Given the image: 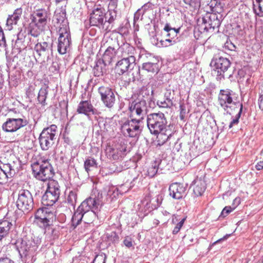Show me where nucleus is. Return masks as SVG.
<instances>
[{
    "mask_svg": "<svg viewBox=\"0 0 263 263\" xmlns=\"http://www.w3.org/2000/svg\"><path fill=\"white\" fill-rule=\"evenodd\" d=\"M128 109L130 119L119 121L121 133L125 137H135L142 130L141 124L147 114L146 103L144 100L137 99L129 103Z\"/></svg>",
    "mask_w": 263,
    "mask_h": 263,
    "instance_id": "1",
    "label": "nucleus"
},
{
    "mask_svg": "<svg viewBox=\"0 0 263 263\" xmlns=\"http://www.w3.org/2000/svg\"><path fill=\"white\" fill-rule=\"evenodd\" d=\"M31 19V22L28 28V32L32 36L37 37L45 29L49 20V13L45 9H39L34 12Z\"/></svg>",
    "mask_w": 263,
    "mask_h": 263,
    "instance_id": "2",
    "label": "nucleus"
},
{
    "mask_svg": "<svg viewBox=\"0 0 263 263\" xmlns=\"http://www.w3.org/2000/svg\"><path fill=\"white\" fill-rule=\"evenodd\" d=\"M218 101L223 110L230 115L234 114L235 110L242 107V104L237 101L235 93L229 89L220 90Z\"/></svg>",
    "mask_w": 263,
    "mask_h": 263,
    "instance_id": "3",
    "label": "nucleus"
},
{
    "mask_svg": "<svg viewBox=\"0 0 263 263\" xmlns=\"http://www.w3.org/2000/svg\"><path fill=\"white\" fill-rule=\"evenodd\" d=\"M58 14L55 15L58 23H60L59 26L58 32L59 37L58 39V52L63 54L69 49L71 45V36L69 28L67 21L63 18H58Z\"/></svg>",
    "mask_w": 263,
    "mask_h": 263,
    "instance_id": "4",
    "label": "nucleus"
},
{
    "mask_svg": "<svg viewBox=\"0 0 263 263\" xmlns=\"http://www.w3.org/2000/svg\"><path fill=\"white\" fill-rule=\"evenodd\" d=\"M103 204L102 201L99 198L89 197L83 201L74 212L72 217V224L76 227L83 219V212L90 209H98Z\"/></svg>",
    "mask_w": 263,
    "mask_h": 263,
    "instance_id": "5",
    "label": "nucleus"
},
{
    "mask_svg": "<svg viewBox=\"0 0 263 263\" xmlns=\"http://www.w3.org/2000/svg\"><path fill=\"white\" fill-rule=\"evenodd\" d=\"M35 177L42 181L52 180L54 175V170L48 160L36 162L31 165Z\"/></svg>",
    "mask_w": 263,
    "mask_h": 263,
    "instance_id": "6",
    "label": "nucleus"
},
{
    "mask_svg": "<svg viewBox=\"0 0 263 263\" xmlns=\"http://www.w3.org/2000/svg\"><path fill=\"white\" fill-rule=\"evenodd\" d=\"M17 249L22 258H30L33 257L37 250L38 240L31 238L24 237L17 240L16 243Z\"/></svg>",
    "mask_w": 263,
    "mask_h": 263,
    "instance_id": "7",
    "label": "nucleus"
},
{
    "mask_svg": "<svg viewBox=\"0 0 263 263\" xmlns=\"http://www.w3.org/2000/svg\"><path fill=\"white\" fill-rule=\"evenodd\" d=\"M167 121L162 112L149 114L147 117V125L152 134L157 135L165 129Z\"/></svg>",
    "mask_w": 263,
    "mask_h": 263,
    "instance_id": "8",
    "label": "nucleus"
},
{
    "mask_svg": "<svg viewBox=\"0 0 263 263\" xmlns=\"http://www.w3.org/2000/svg\"><path fill=\"white\" fill-rule=\"evenodd\" d=\"M60 194V186L55 180L48 182L47 189L42 196V203L45 206H51L58 200Z\"/></svg>",
    "mask_w": 263,
    "mask_h": 263,
    "instance_id": "9",
    "label": "nucleus"
},
{
    "mask_svg": "<svg viewBox=\"0 0 263 263\" xmlns=\"http://www.w3.org/2000/svg\"><path fill=\"white\" fill-rule=\"evenodd\" d=\"M57 126L52 124L43 129L39 137L41 147L43 151H47L54 144L56 139Z\"/></svg>",
    "mask_w": 263,
    "mask_h": 263,
    "instance_id": "10",
    "label": "nucleus"
},
{
    "mask_svg": "<svg viewBox=\"0 0 263 263\" xmlns=\"http://www.w3.org/2000/svg\"><path fill=\"white\" fill-rule=\"evenodd\" d=\"M33 197L30 192L27 190H21L16 200L17 208L23 212H28L33 209Z\"/></svg>",
    "mask_w": 263,
    "mask_h": 263,
    "instance_id": "11",
    "label": "nucleus"
},
{
    "mask_svg": "<svg viewBox=\"0 0 263 263\" xmlns=\"http://www.w3.org/2000/svg\"><path fill=\"white\" fill-rule=\"evenodd\" d=\"M0 184L6 183L8 179L12 178L17 171V166L14 162L5 163L0 160Z\"/></svg>",
    "mask_w": 263,
    "mask_h": 263,
    "instance_id": "12",
    "label": "nucleus"
},
{
    "mask_svg": "<svg viewBox=\"0 0 263 263\" xmlns=\"http://www.w3.org/2000/svg\"><path fill=\"white\" fill-rule=\"evenodd\" d=\"M34 55L42 62H47L52 55L51 45L46 42L38 43L34 47Z\"/></svg>",
    "mask_w": 263,
    "mask_h": 263,
    "instance_id": "13",
    "label": "nucleus"
},
{
    "mask_svg": "<svg viewBox=\"0 0 263 263\" xmlns=\"http://www.w3.org/2000/svg\"><path fill=\"white\" fill-rule=\"evenodd\" d=\"M28 124L24 118H10L3 124V129L6 132H14Z\"/></svg>",
    "mask_w": 263,
    "mask_h": 263,
    "instance_id": "14",
    "label": "nucleus"
},
{
    "mask_svg": "<svg viewBox=\"0 0 263 263\" xmlns=\"http://www.w3.org/2000/svg\"><path fill=\"white\" fill-rule=\"evenodd\" d=\"M135 57L130 55L118 61L115 67L117 73L121 75L127 72L129 70L133 69L135 65Z\"/></svg>",
    "mask_w": 263,
    "mask_h": 263,
    "instance_id": "15",
    "label": "nucleus"
},
{
    "mask_svg": "<svg viewBox=\"0 0 263 263\" xmlns=\"http://www.w3.org/2000/svg\"><path fill=\"white\" fill-rule=\"evenodd\" d=\"M106 13L105 9L101 6H95L90 14L89 21L91 25H103Z\"/></svg>",
    "mask_w": 263,
    "mask_h": 263,
    "instance_id": "16",
    "label": "nucleus"
},
{
    "mask_svg": "<svg viewBox=\"0 0 263 263\" xmlns=\"http://www.w3.org/2000/svg\"><path fill=\"white\" fill-rule=\"evenodd\" d=\"M98 91L105 106L111 107L115 101V97L112 90L109 87L101 86L99 88Z\"/></svg>",
    "mask_w": 263,
    "mask_h": 263,
    "instance_id": "17",
    "label": "nucleus"
},
{
    "mask_svg": "<svg viewBox=\"0 0 263 263\" xmlns=\"http://www.w3.org/2000/svg\"><path fill=\"white\" fill-rule=\"evenodd\" d=\"M202 24L204 26V30L206 31H213L215 28H218L221 24L217 15L215 13L210 14L206 17L202 18Z\"/></svg>",
    "mask_w": 263,
    "mask_h": 263,
    "instance_id": "18",
    "label": "nucleus"
},
{
    "mask_svg": "<svg viewBox=\"0 0 263 263\" xmlns=\"http://www.w3.org/2000/svg\"><path fill=\"white\" fill-rule=\"evenodd\" d=\"M186 187L181 183H174L169 187L170 195L175 199H181L185 195Z\"/></svg>",
    "mask_w": 263,
    "mask_h": 263,
    "instance_id": "19",
    "label": "nucleus"
},
{
    "mask_svg": "<svg viewBox=\"0 0 263 263\" xmlns=\"http://www.w3.org/2000/svg\"><path fill=\"white\" fill-rule=\"evenodd\" d=\"M211 63L214 64L215 68L217 70V73L219 75L227 71L231 64L228 59L223 57L215 59Z\"/></svg>",
    "mask_w": 263,
    "mask_h": 263,
    "instance_id": "20",
    "label": "nucleus"
},
{
    "mask_svg": "<svg viewBox=\"0 0 263 263\" xmlns=\"http://www.w3.org/2000/svg\"><path fill=\"white\" fill-rule=\"evenodd\" d=\"M52 215V213L48 212L46 208H41L36 211L35 217L37 223L41 222L43 226L47 227L49 226L50 216Z\"/></svg>",
    "mask_w": 263,
    "mask_h": 263,
    "instance_id": "21",
    "label": "nucleus"
},
{
    "mask_svg": "<svg viewBox=\"0 0 263 263\" xmlns=\"http://www.w3.org/2000/svg\"><path fill=\"white\" fill-rule=\"evenodd\" d=\"M125 151V147H112L109 146L106 149V154L107 157L110 159L118 160L122 157L123 152Z\"/></svg>",
    "mask_w": 263,
    "mask_h": 263,
    "instance_id": "22",
    "label": "nucleus"
},
{
    "mask_svg": "<svg viewBox=\"0 0 263 263\" xmlns=\"http://www.w3.org/2000/svg\"><path fill=\"white\" fill-rule=\"evenodd\" d=\"M191 187L196 196H201L206 188L205 181L201 178H197L194 181Z\"/></svg>",
    "mask_w": 263,
    "mask_h": 263,
    "instance_id": "23",
    "label": "nucleus"
},
{
    "mask_svg": "<svg viewBox=\"0 0 263 263\" xmlns=\"http://www.w3.org/2000/svg\"><path fill=\"white\" fill-rule=\"evenodd\" d=\"M77 112L85 115H89L90 113L93 114V106L88 101H81L78 106Z\"/></svg>",
    "mask_w": 263,
    "mask_h": 263,
    "instance_id": "24",
    "label": "nucleus"
},
{
    "mask_svg": "<svg viewBox=\"0 0 263 263\" xmlns=\"http://www.w3.org/2000/svg\"><path fill=\"white\" fill-rule=\"evenodd\" d=\"M101 207V206L97 210L90 209L86 212H83V220L85 223H91L96 219L97 212Z\"/></svg>",
    "mask_w": 263,
    "mask_h": 263,
    "instance_id": "25",
    "label": "nucleus"
},
{
    "mask_svg": "<svg viewBox=\"0 0 263 263\" xmlns=\"http://www.w3.org/2000/svg\"><path fill=\"white\" fill-rule=\"evenodd\" d=\"M11 226V223L7 220L0 221V240L7 235Z\"/></svg>",
    "mask_w": 263,
    "mask_h": 263,
    "instance_id": "26",
    "label": "nucleus"
},
{
    "mask_svg": "<svg viewBox=\"0 0 263 263\" xmlns=\"http://www.w3.org/2000/svg\"><path fill=\"white\" fill-rule=\"evenodd\" d=\"M116 55V51L114 48L109 47L104 52L103 55V60L107 63H110L112 59H114Z\"/></svg>",
    "mask_w": 263,
    "mask_h": 263,
    "instance_id": "27",
    "label": "nucleus"
},
{
    "mask_svg": "<svg viewBox=\"0 0 263 263\" xmlns=\"http://www.w3.org/2000/svg\"><path fill=\"white\" fill-rule=\"evenodd\" d=\"M253 10L256 14L263 17V0H255V2H253Z\"/></svg>",
    "mask_w": 263,
    "mask_h": 263,
    "instance_id": "28",
    "label": "nucleus"
},
{
    "mask_svg": "<svg viewBox=\"0 0 263 263\" xmlns=\"http://www.w3.org/2000/svg\"><path fill=\"white\" fill-rule=\"evenodd\" d=\"M47 94L48 87L46 86H44L40 89L37 98L39 101L43 105H44L45 103Z\"/></svg>",
    "mask_w": 263,
    "mask_h": 263,
    "instance_id": "29",
    "label": "nucleus"
},
{
    "mask_svg": "<svg viewBox=\"0 0 263 263\" xmlns=\"http://www.w3.org/2000/svg\"><path fill=\"white\" fill-rule=\"evenodd\" d=\"M176 43L175 41L173 39V37L166 39L165 40H161L155 43V45L158 47H166L175 44Z\"/></svg>",
    "mask_w": 263,
    "mask_h": 263,
    "instance_id": "30",
    "label": "nucleus"
},
{
    "mask_svg": "<svg viewBox=\"0 0 263 263\" xmlns=\"http://www.w3.org/2000/svg\"><path fill=\"white\" fill-rule=\"evenodd\" d=\"M142 68L148 72H157L158 71V66L157 63L151 62H146L143 64Z\"/></svg>",
    "mask_w": 263,
    "mask_h": 263,
    "instance_id": "31",
    "label": "nucleus"
},
{
    "mask_svg": "<svg viewBox=\"0 0 263 263\" xmlns=\"http://www.w3.org/2000/svg\"><path fill=\"white\" fill-rule=\"evenodd\" d=\"M20 18L12 14L9 15L7 20V26L8 29L10 30L13 28V25H16Z\"/></svg>",
    "mask_w": 263,
    "mask_h": 263,
    "instance_id": "32",
    "label": "nucleus"
},
{
    "mask_svg": "<svg viewBox=\"0 0 263 263\" xmlns=\"http://www.w3.org/2000/svg\"><path fill=\"white\" fill-rule=\"evenodd\" d=\"M84 166L85 170L88 172L92 168L97 166V162L95 159L89 158L87 159L84 162Z\"/></svg>",
    "mask_w": 263,
    "mask_h": 263,
    "instance_id": "33",
    "label": "nucleus"
},
{
    "mask_svg": "<svg viewBox=\"0 0 263 263\" xmlns=\"http://www.w3.org/2000/svg\"><path fill=\"white\" fill-rule=\"evenodd\" d=\"M158 135L156 138V142L158 145H162L168 138V136L162 132L157 134Z\"/></svg>",
    "mask_w": 263,
    "mask_h": 263,
    "instance_id": "34",
    "label": "nucleus"
},
{
    "mask_svg": "<svg viewBox=\"0 0 263 263\" xmlns=\"http://www.w3.org/2000/svg\"><path fill=\"white\" fill-rule=\"evenodd\" d=\"M157 104L159 107L171 108L173 105V101H170L164 99L163 100H158Z\"/></svg>",
    "mask_w": 263,
    "mask_h": 263,
    "instance_id": "35",
    "label": "nucleus"
},
{
    "mask_svg": "<svg viewBox=\"0 0 263 263\" xmlns=\"http://www.w3.org/2000/svg\"><path fill=\"white\" fill-rule=\"evenodd\" d=\"M242 107H240L238 110H235L234 112H237L236 116L235 119H234L230 123V125L229 126V128H231L233 127V125L238 124V121H239V119L240 117V115H241V114L242 112Z\"/></svg>",
    "mask_w": 263,
    "mask_h": 263,
    "instance_id": "36",
    "label": "nucleus"
},
{
    "mask_svg": "<svg viewBox=\"0 0 263 263\" xmlns=\"http://www.w3.org/2000/svg\"><path fill=\"white\" fill-rule=\"evenodd\" d=\"M77 194L74 192H70L67 197V201L72 205H74L77 202Z\"/></svg>",
    "mask_w": 263,
    "mask_h": 263,
    "instance_id": "37",
    "label": "nucleus"
},
{
    "mask_svg": "<svg viewBox=\"0 0 263 263\" xmlns=\"http://www.w3.org/2000/svg\"><path fill=\"white\" fill-rule=\"evenodd\" d=\"M164 30L166 32H172V35L173 37L177 36V33L179 32V29H176L174 28H172L168 24H166L164 28Z\"/></svg>",
    "mask_w": 263,
    "mask_h": 263,
    "instance_id": "38",
    "label": "nucleus"
},
{
    "mask_svg": "<svg viewBox=\"0 0 263 263\" xmlns=\"http://www.w3.org/2000/svg\"><path fill=\"white\" fill-rule=\"evenodd\" d=\"M174 90L171 89H166L164 93V99L170 101H173L174 99Z\"/></svg>",
    "mask_w": 263,
    "mask_h": 263,
    "instance_id": "39",
    "label": "nucleus"
},
{
    "mask_svg": "<svg viewBox=\"0 0 263 263\" xmlns=\"http://www.w3.org/2000/svg\"><path fill=\"white\" fill-rule=\"evenodd\" d=\"M117 1L110 0L108 4V12L117 11Z\"/></svg>",
    "mask_w": 263,
    "mask_h": 263,
    "instance_id": "40",
    "label": "nucleus"
},
{
    "mask_svg": "<svg viewBox=\"0 0 263 263\" xmlns=\"http://www.w3.org/2000/svg\"><path fill=\"white\" fill-rule=\"evenodd\" d=\"M186 218H184L183 219H182L181 220V221H180L177 224V225L176 226V227L174 228L173 231V233L174 234H177L179 231H180V229L182 228V227L183 226V224H184V222Z\"/></svg>",
    "mask_w": 263,
    "mask_h": 263,
    "instance_id": "41",
    "label": "nucleus"
},
{
    "mask_svg": "<svg viewBox=\"0 0 263 263\" xmlns=\"http://www.w3.org/2000/svg\"><path fill=\"white\" fill-rule=\"evenodd\" d=\"M106 256L104 254L98 255L93 259L92 263H105Z\"/></svg>",
    "mask_w": 263,
    "mask_h": 263,
    "instance_id": "42",
    "label": "nucleus"
},
{
    "mask_svg": "<svg viewBox=\"0 0 263 263\" xmlns=\"http://www.w3.org/2000/svg\"><path fill=\"white\" fill-rule=\"evenodd\" d=\"M107 195L113 199L118 195V190L116 188L112 187L108 190Z\"/></svg>",
    "mask_w": 263,
    "mask_h": 263,
    "instance_id": "43",
    "label": "nucleus"
},
{
    "mask_svg": "<svg viewBox=\"0 0 263 263\" xmlns=\"http://www.w3.org/2000/svg\"><path fill=\"white\" fill-rule=\"evenodd\" d=\"M6 45V41L3 30L0 26V47H5Z\"/></svg>",
    "mask_w": 263,
    "mask_h": 263,
    "instance_id": "44",
    "label": "nucleus"
},
{
    "mask_svg": "<svg viewBox=\"0 0 263 263\" xmlns=\"http://www.w3.org/2000/svg\"><path fill=\"white\" fill-rule=\"evenodd\" d=\"M103 70L101 67H100L98 65L93 68V73L96 77H99L103 74Z\"/></svg>",
    "mask_w": 263,
    "mask_h": 263,
    "instance_id": "45",
    "label": "nucleus"
},
{
    "mask_svg": "<svg viewBox=\"0 0 263 263\" xmlns=\"http://www.w3.org/2000/svg\"><path fill=\"white\" fill-rule=\"evenodd\" d=\"M108 15L109 16L108 22L111 23L117 17V11L108 12Z\"/></svg>",
    "mask_w": 263,
    "mask_h": 263,
    "instance_id": "46",
    "label": "nucleus"
},
{
    "mask_svg": "<svg viewBox=\"0 0 263 263\" xmlns=\"http://www.w3.org/2000/svg\"><path fill=\"white\" fill-rule=\"evenodd\" d=\"M233 210L231 206H226L221 213V216L224 217L227 216Z\"/></svg>",
    "mask_w": 263,
    "mask_h": 263,
    "instance_id": "47",
    "label": "nucleus"
},
{
    "mask_svg": "<svg viewBox=\"0 0 263 263\" xmlns=\"http://www.w3.org/2000/svg\"><path fill=\"white\" fill-rule=\"evenodd\" d=\"M124 245L127 248H129L133 247V241L130 237H126L123 241Z\"/></svg>",
    "mask_w": 263,
    "mask_h": 263,
    "instance_id": "48",
    "label": "nucleus"
},
{
    "mask_svg": "<svg viewBox=\"0 0 263 263\" xmlns=\"http://www.w3.org/2000/svg\"><path fill=\"white\" fill-rule=\"evenodd\" d=\"M179 107L180 110V118L181 120H183L186 113L185 107L184 105L180 104Z\"/></svg>",
    "mask_w": 263,
    "mask_h": 263,
    "instance_id": "49",
    "label": "nucleus"
},
{
    "mask_svg": "<svg viewBox=\"0 0 263 263\" xmlns=\"http://www.w3.org/2000/svg\"><path fill=\"white\" fill-rule=\"evenodd\" d=\"M225 47L227 48L229 50L234 51L236 49V46L230 42H227L224 44Z\"/></svg>",
    "mask_w": 263,
    "mask_h": 263,
    "instance_id": "50",
    "label": "nucleus"
},
{
    "mask_svg": "<svg viewBox=\"0 0 263 263\" xmlns=\"http://www.w3.org/2000/svg\"><path fill=\"white\" fill-rule=\"evenodd\" d=\"M183 1L186 5L195 7L197 0H183Z\"/></svg>",
    "mask_w": 263,
    "mask_h": 263,
    "instance_id": "51",
    "label": "nucleus"
},
{
    "mask_svg": "<svg viewBox=\"0 0 263 263\" xmlns=\"http://www.w3.org/2000/svg\"><path fill=\"white\" fill-rule=\"evenodd\" d=\"M13 14L20 18L22 14V9L21 8L16 9Z\"/></svg>",
    "mask_w": 263,
    "mask_h": 263,
    "instance_id": "52",
    "label": "nucleus"
},
{
    "mask_svg": "<svg viewBox=\"0 0 263 263\" xmlns=\"http://www.w3.org/2000/svg\"><path fill=\"white\" fill-rule=\"evenodd\" d=\"M0 263H14V261L9 258H0Z\"/></svg>",
    "mask_w": 263,
    "mask_h": 263,
    "instance_id": "53",
    "label": "nucleus"
},
{
    "mask_svg": "<svg viewBox=\"0 0 263 263\" xmlns=\"http://www.w3.org/2000/svg\"><path fill=\"white\" fill-rule=\"evenodd\" d=\"M256 168L257 170H261L263 168V161L258 162L256 165Z\"/></svg>",
    "mask_w": 263,
    "mask_h": 263,
    "instance_id": "54",
    "label": "nucleus"
},
{
    "mask_svg": "<svg viewBox=\"0 0 263 263\" xmlns=\"http://www.w3.org/2000/svg\"><path fill=\"white\" fill-rule=\"evenodd\" d=\"M34 90V88L33 86H30L26 91L27 95L29 96L31 95L32 92Z\"/></svg>",
    "mask_w": 263,
    "mask_h": 263,
    "instance_id": "55",
    "label": "nucleus"
},
{
    "mask_svg": "<svg viewBox=\"0 0 263 263\" xmlns=\"http://www.w3.org/2000/svg\"><path fill=\"white\" fill-rule=\"evenodd\" d=\"M151 4L149 3L144 4L142 7V9H144V10L148 9L151 7Z\"/></svg>",
    "mask_w": 263,
    "mask_h": 263,
    "instance_id": "56",
    "label": "nucleus"
},
{
    "mask_svg": "<svg viewBox=\"0 0 263 263\" xmlns=\"http://www.w3.org/2000/svg\"><path fill=\"white\" fill-rule=\"evenodd\" d=\"M166 36L170 38L173 37V39L174 37L172 35V32H167Z\"/></svg>",
    "mask_w": 263,
    "mask_h": 263,
    "instance_id": "57",
    "label": "nucleus"
},
{
    "mask_svg": "<svg viewBox=\"0 0 263 263\" xmlns=\"http://www.w3.org/2000/svg\"><path fill=\"white\" fill-rule=\"evenodd\" d=\"M223 239V238H221V239H219L217 240V241H215L214 243H213L212 246L215 245L216 243L220 242Z\"/></svg>",
    "mask_w": 263,
    "mask_h": 263,
    "instance_id": "58",
    "label": "nucleus"
},
{
    "mask_svg": "<svg viewBox=\"0 0 263 263\" xmlns=\"http://www.w3.org/2000/svg\"><path fill=\"white\" fill-rule=\"evenodd\" d=\"M152 169L153 170L154 174H155L157 172V170L155 168H152Z\"/></svg>",
    "mask_w": 263,
    "mask_h": 263,
    "instance_id": "59",
    "label": "nucleus"
},
{
    "mask_svg": "<svg viewBox=\"0 0 263 263\" xmlns=\"http://www.w3.org/2000/svg\"><path fill=\"white\" fill-rule=\"evenodd\" d=\"M212 2H216L217 3V0H211Z\"/></svg>",
    "mask_w": 263,
    "mask_h": 263,
    "instance_id": "60",
    "label": "nucleus"
}]
</instances>
